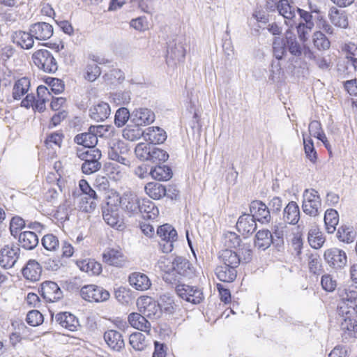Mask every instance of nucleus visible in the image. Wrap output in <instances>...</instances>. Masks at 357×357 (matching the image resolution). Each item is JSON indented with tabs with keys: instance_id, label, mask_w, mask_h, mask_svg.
I'll return each mask as SVG.
<instances>
[{
	"instance_id": "obj_1",
	"label": "nucleus",
	"mask_w": 357,
	"mask_h": 357,
	"mask_svg": "<svg viewBox=\"0 0 357 357\" xmlns=\"http://www.w3.org/2000/svg\"><path fill=\"white\" fill-rule=\"evenodd\" d=\"M76 155L84 161L81 167L83 174L90 175L100 169L102 164L100 160L102 158V153L98 149L91 148L87 150L77 149Z\"/></svg>"
},
{
	"instance_id": "obj_2",
	"label": "nucleus",
	"mask_w": 357,
	"mask_h": 357,
	"mask_svg": "<svg viewBox=\"0 0 357 357\" xmlns=\"http://www.w3.org/2000/svg\"><path fill=\"white\" fill-rule=\"evenodd\" d=\"M34 64L47 73H54L58 70V64L52 53L45 49L35 52L32 55Z\"/></svg>"
},
{
	"instance_id": "obj_3",
	"label": "nucleus",
	"mask_w": 357,
	"mask_h": 357,
	"mask_svg": "<svg viewBox=\"0 0 357 357\" xmlns=\"http://www.w3.org/2000/svg\"><path fill=\"white\" fill-rule=\"evenodd\" d=\"M303 197L302 208L303 212L313 217L319 215L321 202L318 192L314 189H306L303 192Z\"/></svg>"
},
{
	"instance_id": "obj_4",
	"label": "nucleus",
	"mask_w": 357,
	"mask_h": 357,
	"mask_svg": "<svg viewBox=\"0 0 357 357\" xmlns=\"http://www.w3.org/2000/svg\"><path fill=\"white\" fill-rule=\"evenodd\" d=\"M157 234L161 238L160 245L163 252H170L174 248V242L177 240V232L172 225L165 224L160 226L157 230Z\"/></svg>"
},
{
	"instance_id": "obj_5",
	"label": "nucleus",
	"mask_w": 357,
	"mask_h": 357,
	"mask_svg": "<svg viewBox=\"0 0 357 357\" xmlns=\"http://www.w3.org/2000/svg\"><path fill=\"white\" fill-rule=\"evenodd\" d=\"M175 290L181 298L192 304H199L204 300L203 292L197 287L180 284L175 287Z\"/></svg>"
},
{
	"instance_id": "obj_6",
	"label": "nucleus",
	"mask_w": 357,
	"mask_h": 357,
	"mask_svg": "<svg viewBox=\"0 0 357 357\" xmlns=\"http://www.w3.org/2000/svg\"><path fill=\"white\" fill-rule=\"evenodd\" d=\"M80 295L86 301L96 303L107 301L110 296L107 290L94 284L84 286L80 290Z\"/></svg>"
},
{
	"instance_id": "obj_7",
	"label": "nucleus",
	"mask_w": 357,
	"mask_h": 357,
	"mask_svg": "<svg viewBox=\"0 0 357 357\" xmlns=\"http://www.w3.org/2000/svg\"><path fill=\"white\" fill-rule=\"evenodd\" d=\"M324 259L333 269L340 270L347 264V257L344 250L332 248L324 252Z\"/></svg>"
},
{
	"instance_id": "obj_8",
	"label": "nucleus",
	"mask_w": 357,
	"mask_h": 357,
	"mask_svg": "<svg viewBox=\"0 0 357 357\" xmlns=\"http://www.w3.org/2000/svg\"><path fill=\"white\" fill-rule=\"evenodd\" d=\"M184 38L183 36H176L167 43V62L170 59L175 61H181L184 59L185 56V49L184 47Z\"/></svg>"
},
{
	"instance_id": "obj_9",
	"label": "nucleus",
	"mask_w": 357,
	"mask_h": 357,
	"mask_svg": "<svg viewBox=\"0 0 357 357\" xmlns=\"http://www.w3.org/2000/svg\"><path fill=\"white\" fill-rule=\"evenodd\" d=\"M250 215L255 221L262 224H268L271 222V216L270 209L263 202L254 200L250 205Z\"/></svg>"
},
{
	"instance_id": "obj_10",
	"label": "nucleus",
	"mask_w": 357,
	"mask_h": 357,
	"mask_svg": "<svg viewBox=\"0 0 357 357\" xmlns=\"http://www.w3.org/2000/svg\"><path fill=\"white\" fill-rule=\"evenodd\" d=\"M20 249L19 247L12 245H6L0 251V265L4 268H10L14 266L20 257Z\"/></svg>"
},
{
	"instance_id": "obj_11",
	"label": "nucleus",
	"mask_w": 357,
	"mask_h": 357,
	"mask_svg": "<svg viewBox=\"0 0 357 357\" xmlns=\"http://www.w3.org/2000/svg\"><path fill=\"white\" fill-rule=\"evenodd\" d=\"M79 188L82 193L85 195L86 206H82L83 210L86 212H91L95 209L98 199V195L96 191L89 185V183L84 180L81 179L79 182Z\"/></svg>"
},
{
	"instance_id": "obj_12",
	"label": "nucleus",
	"mask_w": 357,
	"mask_h": 357,
	"mask_svg": "<svg viewBox=\"0 0 357 357\" xmlns=\"http://www.w3.org/2000/svg\"><path fill=\"white\" fill-rule=\"evenodd\" d=\"M41 296L50 303L56 302L63 296V291L58 284L52 281H45L41 284Z\"/></svg>"
},
{
	"instance_id": "obj_13",
	"label": "nucleus",
	"mask_w": 357,
	"mask_h": 357,
	"mask_svg": "<svg viewBox=\"0 0 357 357\" xmlns=\"http://www.w3.org/2000/svg\"><path fill=\"white\" fill-rule=\"evenodd\" d=\"M139 198L131 192L123 194L120 197V206L129 215H135L139 213L140 204Z\"/></svg>"
},
{
	"instance_id": "obj_14",
	"label": "nucleus",
	"mask_w": 357,
	"mask_h": 357,
	"mask_svg": "<svg viewBox=\"0 0 357 357\" xmlns=\"http://www.w3.org/2000/svg\"><path fill=\"white\" fill-rule=\"evenodd\" d=\"M137 305L140 312L149 318L158 317L161 310L159 304L149 296L139 298Z\"/></svg>"
},
{
	"instance_id": "obj_15",
	"label": "nucleus",
	"mask_w": 357,
	"mask_h": 357,
	"mask_svg": "<svg viewBox=\"0 0 357 357\" xmlns=\"http://www.w3.org/2000/svg\"><path fill=\"white\" fill-rule=\"evenodd\" d=\"M342 301L337 307L339 316L344 317L351 313L350 308L357 303V291L346 289L342 294Z\"/></svg>"
},
{
	"instance_id": "obj_16",
	"label": "nucleus",
	"mask_w": 357,
	"mask_h": 357,
	"mask_svg": "<svg viewBox=\"0 0 357 357\" xmlns=\"http://www.w3.org/2000/svg\"><path fill=\"white\" fill-rule=\"evenodd\" d=\"M155 119L154 112L148 108L135 109L131 113V122L140 127L152 123Z\"/></svg>"
},
{
	"instance_id": "obj_17",
	"label": "nucleus",
	"mask_w": 357,
	"mask_h": 357,
	"mask_svg": "<svg viewBox=\"0 0 357 357\" xmlns=\"http://www.w3.org/2000/svg\"><path fill=\"white\" fill-rule=\"evenodd\" d=\"M29 31L34 39L46 40L53 35V26L47 22H39L30 25Z\"/></svg>"
},
{
	"instance_id": "obj_18",
	"label": "nucleus",
	"mask_w": 357,
	"mask_h": 357,
	"mask_svg": "<svg viewBox=\"0 0 357 357\" xmlns=\"http://www.w3.org/2000/svg\"><path fill=\"white\" fill-rule=\"evenodd\" d=\"M171 266L181 278H190L194 275V267L184 257H176L172 262Z\"/></svg>"
},
{
	"instance_id": "obj_19",
	"label": "nucleus",
	"mask_w": 357,
	"mask_h": 357,
	"mask_svg": "<svg viewBox=\"0 0 357 357\" xmlns=\"http://www.w3.org/2000/svg\"><path fill=\"white\" fill-rule=\"evenodd\" d=\"M97 130L98 127L91 126L88 132L77 135L74 138L75 142L82 145L84 148H88V149L96 148L98 143V137L96 134Z\"/></svg>"
},
{
	"instance_id": "obj_20",
	"label": "nucleus",
	"mask_w": 357,
	"mask_h": 357,
	"mask_svg": "<svg viewBox=\"0 0 357 357\" xmlns=\"http://www.w3.org/2000/svg\"><path fill=\"white\" fill-rule=\"evenodd\" d=\"M341 317L340 328L343 339L349 341L350 338H357V321L349 314Z\"/></svg>"
},
{
	"instance_id": "obj_21",
	"label": "nucleus",
	"mask_w": 357,
	"mask_h": 357,
	"mask_svg": "<svg viewBox=\"0 0 357 357\" xmlns=\"http://www.w3.org/2000/svg\"><path fill=\"white\" fill-rule=\"evenodd\" d=\"M236 227L242 235L248 236L257 229V223L249 213H243L238 218Z\"/></svg>"
},
{
	"instance_id": "obj_22",
	"label": "nucleus",
	"mask_w": 357,
	"mask_h": 357,
	"mask_svg": "<svg viewBox=\"0 0 357 357\" xmlns=\"http://www.w3.org/2000/svg\"><path fill=\"white\" fill-rule=\"evenodd\" d=\"M11 40L13 43L22 49L29 50L33 46L34 38L31 31L28 32L18 30L11 34Z\"/></svg>"
},
{
	"instance_id": "obj_23",
	"label": "nucleus",
	"mask_w": 357,
	"mask_h": 357,
	"mask_svg": "<svg viewBox=\"0 0 357 357\" xmlns=\"http://www.w3.org/2000/svg\"><path fill=\"white\" fill-rule=\"evenodd\" d=\"M104 339L110 349L120 351L125 347L121 333L116 330H109L104 333Z\"/></svg>"
},
{
	"instance_id": "obj_24",
	"label": "nucleus",
	"mask_w": 357,
	"mask_h": 357,
	"mask_svg": "<svg viewBox=\"0 0 357 357\" xmlns=\"http://www.w3.org/2000/svg\"><path fill=\"white\" fill-rule=\"evenodd\" d=\"M22 275L28 280L36 282L40 280L42 268L40 264L35 259H30L22 268Z\"/></svg>"
},
{
	"instance_id": "obj_25",
	"label": "nucleus",
	"mask_w": 357,
	"mask_h": 357,
	"mask_svg": "<svg viewBox=\"0 0 357 357\" xmlns=\"http://www.w3.org/2000/svg\"><path fill=\"white\" fill-rule=\"evenodd\" d=\"M103 261L109 265L123 267L127 261L123 253L117 250L111 249L102 254Z\"/></svg>"
},
{
	"instance_id": "obj_26",
	"label": "nucleus",
	"mask_w": 357,
	"mask_h": 357,
	"mask_svg": "<svg viewBox=\"0 0 357 357\" xmlns=\"http://www.w3.org/2000/svg\"><path fill=\"white\" fill-rule=\"evenodd\" d=\"M55 321L62 327L70 331H76L79 326V321L76 317L68 312L56 314Z\"/></svg>"
},
{
	"instance_id": "obj_27",
	"label": "nucleus",
	"mask_w": 357,
	"mask_h": 357,
	"mask_svg": "<svg viewBox=\"0 0 357 357\" xmlns=\"http://www.w3.org/2000/svg\"><path fill=\"white\" fill-rule=\"evenodd\" d=\"M277 8L281 15L289 20V22H286L287 25L292 27L294 24H296V22L294 20L296 17V8L290 6L287 0L279 1L277 4Z\"/></svg>"
},
{
	"instance_id": "obj_28",
	"label": "nucleus",
	"mask_w": 357,
	"mask_h": 357,
	"mask_svg": "<svg viewBox=\"0 0 357 357\" xmlns=\"http://www.w3.org/2000/svg\"><path fill=\"white\" fill-rule=\"evenodd\" d=\"M18 241L22 248L27 250H33L39 243L38 237L34 231H25L20 233Z\"/></svg>"
},
{
	"instance_id": "obj_29",
	"label": "nucleus",
	"mask_w": 357,
	"mask_h": 357,
	"mask_svg": "<svg viewBox=\"0 0 357 357\" xmlns=\"http://www.w3.org/2000/svg\"><path fill=\"white\" fill-rule=\"evenodd\" d=\"M130 284L137 290H147L151 285L148 276L139 272L132 273L129 276Z\"/></svg>"
},
{
	"instance_id": "obj_30",
	"label": "nucleus",
	"mask_w": 357,
	"mask_h": 357,
	"mask_svg": "<svg viewBox=\"0 0 357 357\" xmlns=\"http://www.w3.org/2000/svg\"><path fill=\"white\" fill-rule=\"evenodd\" d=\"M300 219V210L295 202H290L283 211V220L286 223L296 225Z\"/></svg>"
},
{
	"instance_id": "obj_31",
	"label": "nucleus",
	"mask_w": 357,
	"mask_h": 357,
	"mask_svg": "<svg viewBox=\"0 0 357 357\" xmlns=\"http://www.w3.org/2000/svg\"><path fill=\"white\" fill-rule=\"evenodd\" d=\"M145 317L144 314L132 312L128 316V321L133 328L149 334L151 324Z\"/></svg>"
},
{
	"instance_id": "obj_32",
	"label": "nucleus",
	"mask_w": 357,
	"mask_h": 357,
	"mask_svg": "<svg viewBox=\"0 0 357 357\" xmlns=\"http://www.w3.org/2000/svg\"><path fill=\"white\" fill-rule=\"evenodd\" d=\"M139 213H141L144 219H155L159 214V210L153 202L148 199H142L139 204Z\"/></svg>"
},
{
	"instance_id": "obj_33",
	"label": "nucleus",
	"mask_w": 357,
	"mask_h": 357,
	"mask_svg": "<svg viewBox=\"0 0 357 357\" xmlns=\"http://www.w3.org/2000/svg\"><path fill=\"white\" fill-rule=\"evenodd\" d=\"M145 139L153 145L162 144L167 139V134L160 127H149L145 131Z\"/></svg>"
},
{
	"instance_id": "obj_34",
	"label": "nucleus",
	"mask_w": 357,
	"mask_h": 357,
	"mask_svg": "<svg viewBox=\"0 0 357 357\" xmlns=\"http://www.w3.org/2000/svg\"><path fill=\"white\" fill-rule=\"evenodd\" d=\"M110 107L101 102L90 109V116L97 122L103 121L110 115Z\"/></svg>"
},
{
	"instance_id": "obj_35",
	"label": "nucleus",
	"mask_w": 357,
	"mask_h": 357,
	"mask_svg": "<svg viewBox=\"0 0 357 357\" xmlns=\"http://www.w3.org/2000/svg\"><path fill=\"white\" fill-rule=\"evenodd\" d=\"M236 268L225 265L218 266L215 270L217 278L224 282H232L237 276Z\"/></svg>"
},
{
	"instance_id": "obj_36",
	"label": "nucleus",
	"mask_w": 357,
	"mask_h": 357,
	"mask_svg": "<svg viewBox=\"0 0 357 357\" xmlns=\"http://www.w3.org/2000/svg\"><path fill=\"white\" fill-rule=\"evenodd\" d=\"M273 241L274 238L269 230H259L255 235V245L259 249L265 250L268 248L272 243L274 244Z\"/></svg>"
},
{
	"instance_id": "obj_37",
	"label": "nucleus",
	"mask_w": 357,
	"mask_h": 357,
	"mask_svg": "<svg viewBox=\"0 0 357 357\" xmlns=\"http://www.w3.org/2000/svg\"><path fill=\"white\" fill-rule=\"evenodd\" d=\"M76 264L82 271L91 275H98L102 272V265L94 259L77 260Z\"/></svg>"
},
{
	"instance_id": "obj_38",
	"label": "nucleus",
	"mask_w": 357,
	"mask_h": 357,
	"mask_svg": "<svg viewBox=\"0 0 357 357\" xmlns=\"http://www.w3.org/2000/svg\"><path fill=\"white\" fill-rule=\"evenodd\" d=\"M219 259L222 265L237 268L241 259L238 255L230 249L222 250L219 254Z\"/></svg>"
},
{
	"instance_id": "obj_39",
	"label": "nucleus",
	"mask_w": 357,
	"mask_h": 357,
	"mask_svg": "<svg viewBox=\"0 0 357 357\" xmlns=\"http://www.w3.org/2000/svg\"><path fill=\"white\" fill-rule=\"evenodd\" d=\"M284 36L287 50L291 55L296 57L301 56L303 54V48L297 41L296 36L291 31L287 30Z\"/></svg>"
},
{
	"instance_id": "obj_40",
	"label": "nucleus",
	"mask_w": 357,
	"mask_h": 357,
	"mask_svg": "<svg viewBox=\"0 0 357 357\" xmlns=\"http://www.w3.org/2000/svg\"><path fill=\"white\" fill-rule=\"evenodd\" d=\"M158 265L160 270L164 272L162 279L166 283L176 286L180 284L179 282L182 278L174 271L172 266L168 268L163 261H160Z\"/></svg>"
},
{
	"instance_id": "obj_41",
	"label": "nucleus",
	"mask_w": 357,
	"mask_h": 357,
	"mask_svg": "<svg viewBox=\"0 0 357 357\" xmlns=\"http://www.w3.org/2000/svg\"><path fill=\"white\" fill-rule=\"evenodd\" d=\"M128 152L129 148L123 141L112 139L109 142L108 156L109 159L119 155H127Z\"/></svg>"
},
{
	"instance_id": "obj_42",
	"label": "nucleus",
	"mask_w": 357,
	"mask_h": 357,
	"mask_svg": "<svg viewBox=\"0 0 357 357\" xmlns=\"http://www.w3.org/2000/svg\"><path fill=\"white\" fill-rule=\"evenodd\" d=\"M37 100L34 101L33 108L42 112L45 109L46 102L49 101L50 93L48 89L43 85L37 88Z\"/></svg>"
},
{
	"instance_id": "obj_43",
	"label": "nucleus",
	"mask_w": 357,
	"mask_h": 357,
	"mask_svg": "<svg viewBox=\"0 0 357 357\" xmlns=\"http://www.w3.org/2000/svg\"><path fill=\"white\" fill-rule=\"evenodd\" d=\"M307 240L310 246L314 249L321 248L325 242L322 232L317 226H312L309 230Z\"/></svg>"
},
{
	"instance_id": "obj_44",
	"label": "nucleus",
	"mask_w": 357,
	"mask_h": 357,
	"mask_svg": "<svg viewBox=\"0 0 357 357\" xmlns=\"http://www.w3.org/2000/svg\"><path fill=\"white\" fill-rule=\"evenodd\" d=\"M146 194L153 199H160L166 195L167 189L165 185L156 183L150 182L145 185Z\"/></svg>"
},
{
	"instance_id": "obj_45",
	"label": "nucleus",
	"mask_w": 357,
	"mask_h": 357,
	"mask_svg": "<svg viewBox=\"0 0 357 357\" xmlns=\"http://www.w3.org/2000/svg\"><path fill=\"white\" fill-rule=\"evenodd\" d=\"M339 222V215L337 211L327 209L324 215V223L326 230L328 234H333L336 230V226Z\"/></svg>"
},
{
	"instance_id": "obj_46",
	"label": "nucleus",
	"mask_w": 357,
	"mask_h": 357,
	"mask_svg": "<svg viewBox=\"0 0 357 357\" xmlns=\"http://www.w3.org/2000/svg\"><path fill=\"white\" fill-rule=\"evenodd\" d=\"M329 18L331 22L335 26L345 29L348 26V18L345 13L335 8H331Z\"/></svg>"
},
{
	"instance_id": "obj_47",
	"label": "nucleus",
	"mask_w": 357,
	"mask_h": 357,
	"mask_svg": "<svg viewBox=\"0 0 357 357\" xmlns=\"http://www.w3.org/2000/svg\"><path fill=\"white\" fill-rule=\"evenodd\" d=\"M151 176L158 181H168L172 176V172L167 165H157L150 169Z\"/></svg>"
},
{
	"instance_id": "obj_48",
	"label": "nucleus",
	"mask_w": 357,
	"mask_h": 357,
	"mask_svg": "<svg viewBox=\"0 0 357 357\" xmlns=\"http://www.w3.org/2000/svg\"><path fill=\"white\" fill-rule=\"evenodd\" d=\"M30 87V81L27 77L18 79L13 89V97L15 100H20L26 94Z\"/></svg>"
},
{
	"instance_id": "obj_49",
	"label": "nucleus",
	"mask_w": 357,
	"mask_h": 357,
	"mask_svg": "<svg viewBox=\"0 0 357 357\" xmlns=\"http://www.w3.org/2000/svg\"><path fill=\"white\" fill-rule=\"evenodd\" d=\"M356 235V234L354 228L349 225L340 226L337 232V238L340 241L345 243H351L354 242Z\"/></svg>"
},
{
	"instance_id": "obj_50",
	"label": "nucleus",
	"mask_w": 357,
	"mask_h": 357,
	"mask_svg": "<svg viewBox=\"0 0 357 357\" xmlns=\"http://www.w3.org/2000/svg\"><path fill=\"white\" fill-rule=\"evenodd\" d=\"M142 136L145 137V131H143L140 126L134 124L128 125L123 130V137L129 141H136Z\"/></svg>"
},
{
	"instance_id": "obj_51",
	"label": "nucleus",
	"mask_w": 357,
	"mask_h": 357,
	"mask_svg": "<svg viewBox=\"0 0 357 357\" xmlns=\"http://www.w3.org/2000/svg\"><path fill=\"white\" fill-rule=\"evenodd\" d=\"M273 56L278 60H281L287 54V45L284 38L275 37L273 42Z\"/></svg>"
},
{
	"instance_id": "obj_52",
	"label": "nucleus",
	"mask_w": 357,
	"mask_h": 357,
	"mask_svg": "<svg viewBox=\"0 0 357 357\" xmlns=\"http://www.w3.org/2000/svg\"><path fill=\"white\" fill-rule=\"evenodd\" d=\"M129 343L132 347L137 351L144 350L147 345L144 335L140 332L132 333L130 335Z\"/></svg>"
},
{
	"instance_id": "obj_53",
	"label": "nucleus",
	"mask_w": 357,
	"mask_h": 357,
	"mask_svg": "<svg viewBox=\"0 0 357 357\" xmlns=\"http://www.w3.org/2000/svg\"><path fill=\"white\" fill-rule=\"evenodd\" d=\"M312 42L319 50H327L331 46L330 40L321 31H316L313 33Z\"/></svg>"
},
{
	"instance_id": "obj_54",
	"label": "nucleus",
	"mask_w": 357,
	"mask_h": 357,
	"mask_svg": "<svg viewBox=\"0 0 357 357\" xmlns=\"http://www.w3.org/2000/svg\"><path fill=\"white\" fill-rule=\"evenodd\" d=\"M102 217L105 222L112 227H120L119 225L120 222V217L116 210L112 208H103L102 209Z\"/></svg>"
},
{
	"instance_id": "obj_55",
	"label": "nucleus",
	"mask_w": 357,
	"mask_h": 357,
	"mask_svg": "<svg viewBox=\"0 0 357 357\" xmlns=\"http://www.w3.org/2000/svg\"><path fill=\"white\" fill-rule=\"evenodd\" d=\"M41 243L44 248L47 251L55 252L59 248V239L52 234L45 235L42 238Z\"/></svg>"
},
{
	"instance_id": "obj_56",
	"label": "nucleus",
	"mask_w": 357,
	"mask_h": 357,
	"mask_svg": "<svg viewBox=\"0 0 357 357\" xmlns=\"http://www.w3.org/2000/svg\"><path fill=\"white\" fill-rule=\"evenodd\" d=\"M26 225V220H24L22 218L15 215L12 218L10 222V231L12 236L16 238L19 236V232Z\"/></svg>"
},
{
	"instance_id": "obj_57",
	"label": "nucleus",
	"mask_w": 357,
	"mask_h": 357,
	"mask_svg": "<svg viewBox=\"0 0 357 357\" xmlns=\"http://www.w3.org/2000/svg\"><path fill=\"white\" fill-rule=\"evenodd\" d=\"M151 147V144H138L135 149L137 158L141 160H149Z\"/></svg>"
},
{
	"instance_id": "obj_58",
	"label": "nucleus",
	"mask_w": 357,
	"mask_h": 357,
	"mask_svg": "<svg viewBox=\"0 0 357 357\" xmlns=\"http://www.w3.org/2000/svg\"><path fill=\"white\" fill-rule=\"evenodd\" d=\"M308 266L310 271L314 275H319L321 273V260L317 254H310L308 256Z\"/></svg>"
},
{
	"instance_id": "obj_59",
	"label": "nucleus",
	"mask_w": 357,
	"mask_h": 357,
	"mask_svg": "<svg viewBox=\"0 0 357 357\" xmlns=\"http://www.w3.org/2000/svg\"><path fill=\"white\" fill-rule=\"evenodd\" d=\"M303 139L306 157L311 162H314L317 159V152L314 147V143L312 139L310 137L308 138H306L304 133H303Z\"/></svg>"
},
{
	"instance_id": "obj_60",
	"label": "nucleus",
	"mask_w": 357,
	"mask_h": 357,
	"mask_svg": "<svg viewBox=\"0 0 357 357\" xmlns=\"http://www.w3.org/2000/svg\"><path fill=\"white\" fill-rule=\"evenodd\" d=\"M129 119H131V114L129 110L126 107H121L116 112L114 123L117 127L121 128L126 123Z\"/></svg>"
},
{
	"instance_id": "obj_61",
	"label": "nucleus",
	"mask_w": 357,
	"mask_h": 357,
	"mask_svg": "<svg viewBox=\"0 0 357 357\" xmlns=\"http://www.w3.org/2000/svg\"><path fill=\"white\" fill-rule=\"evenodd\" d=\"M168 158L169 155L165 151L152 144L149 161L152 162H165Z\"/></svg>"
},
{
	"instance_id": "obj_62",
	"label": "nucleus",
	"mask_w": 357,
	"mask_h": 357,
	"mask_svg": "<svg viewBox=\"0 0 357 357\" xmlns=\"http://www.w3.org/2000/svg\"><path fill=\"white\" fill-rule=\"evenodd\" d=\"M158 304L160 310L163 308L165 311L172 312L174 305V297L168 293L163 294L160 296Z\"/></svg>"
},
{
	"instance_id": "obj_63",
	"label": "nucleus",
	"mask_w": 357,
	"mask_h": 357,
	"mask_svg": "<svg viewBox=\"0 0 357 357\" xmlns=\"http://www.w3.org/2000/svg\"><path fill=\"white\" fill-rule=\"evenodd\" d=\"M321 284L326 291L333 292L337 287V281L330 274H325L321 277Z\"/></svg>"
},
{
	"instance_id": "obj_64",
	"label": "nucleus",
	"mask_w": 357,
	"mask_h": 357,
	"mask_svg": "<svg viewBox=\"0 0 357 357\" xmlns=\"http://www.w3.org/2000/svg\"><path fill=\"white\" fill-rule=\"evenodd\" d=\"M26 321L30 326H36L43 323V317L38 310H33L28 312Z\"/></svg>"
}]
</instances>
